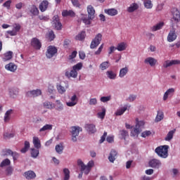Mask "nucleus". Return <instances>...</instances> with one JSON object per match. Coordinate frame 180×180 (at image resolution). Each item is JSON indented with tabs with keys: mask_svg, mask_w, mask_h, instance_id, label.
I'll list each match as a JSON object with an SVG mask.
<instances>
[{
	"mask_svg": "<svg viewBox=\"0 0 180 180\" xmlns=\"http://www.w3.org/2000/svg\"><path fill=\"white\" fill-rule=\"evenodd\" d=\"M77 165L78 167H80L81 172H84V174L88 175L89 172H91V169H92L94 165H95V162H94V160H90L88 162L87 165H85V164H84V162H82L81 159H78Z\"/></svg>",
	"mask_w": 180,
	"mask_h": 180,
	"instance_id": "nucleus-1",
	"label": "nucleus"
},
{
	"mask_svg": "<svg viewBox=\"0 0 180 180\" xmlns=\"http://www.w3.org/2000/svg\"><path fill=\"white\" fill-rule=\"evenodd\" d=\"M82 70V63H78L72 67L70 72H65V75L67 78H77L78 77V71Z\"/></svg>",
	"mask_w": 180,
	"mask_h": 180,
	"instance_id": "nucleus-2",
	"label": "nucleus"
},
{
	"mask_svg": "<svg viewBox=\"0 0 180 180\" xmlns=\"http://www.w3.org/2000/svg\"><path fill=\"white\" fill-rule=\"evenodd\" d=\"M168 145L158 146L155 148V153L161 158H167L168 157Z\"/></svg>",
	"mask_w": 180,
	"mask_h": 180,
	"instance_id": "nucleus-3",
	"label": "nucleus"
},
{
	"mask_svg": "<svg viewBox=\"0 0 180 180\" xmlns=\"http://www.w3.org/2000/svg\"><path fill=\"white\" fill-rule=\"evenodd\" d=\"M102 41V34L98 33L96 35L94 39L91 41V43L90 44L91 49H96L99 44H101V42Z\"/></svg>",
	"mask_w": 180,
	"mask_h": 180,
	"instance_id": "nucleus-4",
	"label": "nucleus"
},
{
	"mask_svg": "<svg viewBox=\"0 0 180 180\" xmlns=\"http://www.w3.org/2000/svg\"><path fill=\"white\" fill-rule=\"evenodd\" d=\"M58 50L56 46H48L47 51L46 52V56L47 58H53L56 54H57Z\"/></svg>",
	"mask_w": 180,
	"mask_h": 180,
	"instance_id": "nucleus-5",
	"label": "nucleus"
},
{
	"mask_svg": "<svg viewBox=\"0 0 180 180\" xmlns=\"http://www.w3.org/2000/svg\"><path fill=\"white\" fill-rule=\"evenodd\" d=\"M79 131H82V128L79 127H71V134H72V141H77V136L79 134Z\"/></svg>",
	"mask_w": 180,
	"mask_h": 180,
	"instance_id": "nucleus-6",
	"label": "nucleus"
},
{
	"mask_svg": "<svg viewBox=\"0 0 180 180\" xmlns=\"http://www.w3.org/2000/svg\"><path fill=\"white\" fill-rule=\"evenodd\" d=\"M148 164H149V167H150V168H155L156 169H158V168H160V167H161L162 163L160 160L152 159L149 161Z\"/></svg>",
	"mask_w": 180,
	"mask_h": 180,
	"instance_id": "nucleus-7",
	"label": "nucleus"
},
{
	"mask_svg": "<svg viewBox=\"0 0 180 180\" xmlns=\"http://www.w3.org/2000/svg\"><path fill=\"white\" fill-rule=\"evenodd\" d=\"M31 46L35 49V50H40L41 49V42L37 38H32L31 40Z\"/></svg>",
	"mask_w": 180,
	"mask_h": 180,
	"instance_id": "nucleus-8",
	"label": "nucleus"
},
{
	"mask_svg": "<svg viewBox=\"0 0 180 180\" xmlns=\"http://www.w3.org/2000/svg\"><path fill=\"white\" fill-rule=\"evenodd\" d=\"M172 13L173 15L172 19L175 23L180 22V13L178 11V8H174L172 9Z\"/></svg>",
	"mask_w": 180,
	"mask_h": 180,
	"instance_id": "nucleus-9",
	"label": "nucleus"
},
{
	"mask_svg": "<svg viewBox=\"0 0 180 180\" xmlns=\"http://www.w3.org/2000/svg\"><path fill=\"white\" fill-rule=\"evenodd\" d=\"M178 64H180L179 60H166L163 63V68H168V67H172V65H177Z\"/></svg>",
	"mask_w": 180,
	"mask_h": 180,
	"instance_id": "nucleus-10",
	"label": "nucleus"
},
{
	"mask_svg": "<svg viewBox=\"0 0 180 180\" xmlns=\"http://www.w3.org/2000/svg\"><path fill=\"white\" fill-rule=\"evenodd\" d=\"M176 37H178V36H176V33L175 32V30L173 29L170 30L167 36V41H169V43H172V41H175V40H176Z\"/></svg>",
	"mask_w": 180,
	"mask_h": 180,
	"instance_id": "nucleus-11",
	"label": "nucleus"
},
{
	"mask_svg": "<svg viewBox=\"0 0 180 180\" xmlns=\"http://www.w3.org/2000/svg\"><path fill=\"white\" fill-rule=\"evenodd\" d=\"M39 95H41V90L40 89L32 90L27 92V96L29 98H36V96H39Z\"/></svg>",
	"mask_w": 180,
	"mask_h": 180,
	"instance_id": "nucleus-12",
	"label": "nucleus"
},
{
	"mask_svg": "<svg viewBox=\"0 0 180 180\" xmlns=\"http://www.w3.org/2000/svg\"><path fill=\"white\" fill-rule=\"evenodd\" d=\"M39 11L41 12H46L47 11V8H49V1L47 0L42 1L39 4Z\"/></svg>",
	"mask_w": 180,
	"mask_h": 180,
	"instance_id": "nucleus-13",
	"label": "nucleus"
},
{
	"mask_svg": "<svg viewBox=\"0 0 180 180\" xmlns=\"http://www.w3.org/2000/svg\"><path fill=\"white\" fill-rule=\"evenodd\" d=\"M53 108L57 110L58 112H61L64 110V105H63V103L60 100L56 101V104L53 105Z\"/></svg>",
	"mask_w": 180,
	"mask_h": 180,
	"instance_id": "nucleus-14",
	"label": "nucleus"
},
{
	"mask_svg": "<svg viewBox=\"0 0 180 180\" xmlns=\"http://www.w3.org/2000/svg\"><path fill=\"white\" fill-rule=\"evenodd\" d=\"M62 16H63V18H67V16H70V18H75V13L72 10H63L62 11Z\"/></svg>",
	"mask_w": 180,
	"mask_h": 180,
	"instance_id": "nucleus-15",
	"label": "nucleus"
},
{
	"mask_svg": "<svg viewBox=\"0 0 180 180\" xmlns=\"http://www.w3.org/2000/svg\"><path fill=\"white\" fill-rule=\"evenodd\" d=\"M24 176L26 178V179H34L36 177V173L32 170H29L24 173Z\"/></svg>",
	"mask_w": 180,
	"mask_h": 180,
	"instance_id": "nucleus-16",
	"label": "nucleus"
},
{
	"mask_svg": "<svg viewBox=\"0 0 180 180\" xmlns=\"http://www.w3.org/2000/svg\"><path fill=\"white\" fill-rule=\"evenodd\" d=\"M85 127L86 130H87V131L91 134L96 133V127L94 124H86Z\"/></svg>",
	"mask_w": 180,
	"mask_h": 180,
	"instance_id": "nucleus-17",
	"label": "nucleus"
},
{
	"mask_svg": "<svg viewBox=\"0 0 180 180\" xmlns=\"http://www.w3.org/2000/svg\"><path fill=\"white\" fill-rule=\"evenodd\" d=\"M6 70H8V71H11V72H15L16 70L18 69V66L15 65L13 63H10L5 66Z\"/></svg>",
	"mask_w": 180,
	"mask_h": 180,
	"instance_id": "nucleus-18",
	"label": "nucleus"
},
{
	"mask_svg": "<svg viewBox=\"0 0 180 180\" xmlns=\"http://www.w3.org/2000/svg\"><path fill=\"white\" fill-rule=\"evenodd\" d=\"M29 11L33 16H37L39 13V8L35 5L30 6Z\"/></svg>",
	"mask_w": 180,
	"mask_h": 180,
	"instance_id": "nucleus-19",
	"label": "nucleus"
},
{
	"mask_svg": "<svg viewBox=\"0 0 180 180\" xmlns=\"http://www.w3.org/2000/svg\"><path fill=\"white\" fill-rule=\"evenodd\" d=\"M117 155V152L113 149L111 150L110 155L108 156V160L110 162H115Z\"/></svg>",
	"mask_w": 180,
	"mask_h": 180,
	"instance_id": "nucleus-20",
	"label": "nucleus"
},
{
	"mask_svg": "<svg viewBox=\"0 0 180 180\" xmlns=\"http://www.w3.org/2000/svg\"><path fill=\"white\" fill-rule=\"evenodd\" d=\"M104 12L109 16H116V15H117L118 13L117 10H116L115 8L105 9Z\"/></svg>",
	"mask_w": 180,
	"mask_h": 180,
	"instance_id": "nucleus-21",
	"label": "nucleus"
},
{
	"mask_svg": "<svg viewBox=\"0 0 180 180\" xmlns=\"http://www.w3.org/2000/svg\"><path fill=\"white\" fill-rule=\"evenodd\" d=\"M145 63L146 64H149L150 67H154L155 64H157V60L154 58L149 57L145 59Z\"/></svg>",
	"mask_w": 180,
	"mask_h": 180,
	"instance_id": "nucleus-22",
	"label": "nucleus"
},
{
	"mask_svg": "<svg viewBox=\"0 0 180 180\" xmlns=\"http://www.w3.org/2000/svg\"><path fill=\"white\" fill-rule=\"evenodd\" d=\"M71 101L67 102L66 105L67 106L69 107H72V106H75V105H77V95H73L71 98H70Z\"/></svg>",
	"mask_w": 180,
	"mask_h": 180,
	"instance_id": "nucleus-23",
	"label": "nucleus"
},
{
	"mask_svg": "<svg viewBox=\"0 0 180 180\" xmlns=\"http://www.w3.org/2000/svg\"><path fill=\"white\" fill-rule=\"evenodd\" d=\"M87 12L89 15V18L92 19L94 15H95V8L91 5L87 6Z\"/></svg>",
	"mask_w": 180,
	"mask_h": 180,
	"instance_id": "nucleus-24",
	"label": "nucleus"
},
{
	"mask_svg": "<svg viewBox=\"0 0 180 180\" xmlns=\"http://www.w3.org/2000/svg\"><path fill=\"white\" fill-rule=\"evenodd\" d=\"M175 131H176V129L169 131L165 139V141H170V140H172V139H174V134H175Z\"/></svg>",
	"mask_w": 180,
	"mask_h": 180,
	"instance_id": "nucleus-25",
	"label": "nucleus"
},
{
	"mask_svg": "<svg viewBox=\"0 0 180 180\" xmlns=\"http://www.w3.org/2000/svg\"><path fill=\"white\" fill-rule=\"evenodd\" d=\"M127 49V44L125 42L119 43L116 47L118 51H124Z\"/></svg>",
	"mask_w": 180,
	"mask_h": 180,
	"instance_id": "nucleus-26",
	"label": "nucleus"
},
{
	"mask_svg": "<svg viewBox=\"0 0 180 180\" xmlns=\"http://www.w3.org/2000/svg\"><path fill=\"white\" fill-rule=\"evenodd\" d=\"M33 144H34V147H35V148L37 149H39L41 147V143H40V139H39V137L37 136L33 137Z\"/></svg>",
	"mask_w": 180,
	"mask_h": 180,
	"instance_id": "nucleus-27",
	"label": "nucleus"
},
{
	"mask_svg": "<svg viewBox=\"0 0 180 180\" xmlns=\"http://www.w3.org/2000/svg\"><path fill=\"white\" fill-rule=\"evenodd\" d=\"M137 9H139V4L134 3L131 4L130 6L127 8V12L131 13L134 12V11H137Z\"/></svg>",
	"mask_w": 180,
	"mask_h": 180,
	"instance_id": "nucleus-28",
	"label": "nucleus"
},
{
	"mask_svg": "<svg viewBox=\"0 0 180 180\" xmlns=\"http://www.w3.org/2000/svg\"><path fill=\"white\" fill-rule=\"evenodd\" d=\"M164 27V22H159L157 25L153 26L151 27V30L152 32H157V30H161V29H162V27Z\"/></svg>",
	"mask_w": 180,
	"mask_h": 180,
	"instance_id": "nucleus-29",
	"label": "nucleus"
},
{
	"mask_svg": "<svg viewBox=\"0 0 180 180\" xmlns=\"http://www.w3.org/2000/svg\"><path fill=\"white\" fill-rule=\"evenodd\" d=\"M163 119H164V112L161 110H158L157 116L155 119V122H161V120H162Z\"/></svg>",
	"mask_w": 180,
	"mask_h": 180,
	"instance_id": "nucleus-30",
	"label": "nucleus"
},
{
	"mask_svg": "<svg viewBox=\"0 0 180 180\" xmlns=\"http://www.w3.org/2000/svg\"><path fill=\"white\" fill-rule=\"evenodd\" d=\"M174 92H175L174 89L172 88V89H167L163 96V101H167V99H168V96H169L171 94H174Z\"/></svg>",
	"mask_w": 180,
	"mask_h": 180,
	"instance_id": "nucleus-31",
	"label": "nucleus"
},
{
	"mask_svg": "<svg viewBox=\"0 0 180 180\" xmlns=\"http://www.w3.org/2000/svg\"><path fill=\"white\" fill-rule=\"evenodd\" d=\"M29 148H30V143L27 141H25L24 143V148H22L20 150V153H22L23 154H25V153L29 150Z\"/></svg>",
	"mask_w": 180,
	"mask_h": 180,
	"instance_id": "nucleus-32",
	"label": "nucleus"
},
{
	"mask_svg": "<svg viewBox=\"0 0 180 180\" xmlns=\"http://www.w3.org/2000/svg\"><path fill=\"white\" fill-rule=\"evenodd\" d=\"M86 36V34L85 33V31H82L80 33H79L75 37V39L79 40V41H82L85 39Z\"/></svg>",
	"mask_w": 180,
	"mask_h": 180,
	"instance_id": "nucleus-33",
	"label": "nucleus"
},
{
	"mask_svg": "<svg viewBox=\"0 0 180 180\" xmlns=\"http://www.w3.org/2000/svg\"><path fill=\"white\" fill-rule=\"evenodd\" d=\"M106 75L109 79H116L117 75L112 70L107 71Z\"/></svg>",
	"mask_w": 180,
	"mask_h": 180,
	"instance_id": "nucleus-34",
	"label": "nucleus"
},
{
	"mask_svg": "<svg viewBox=\"0 0 180 180\" xmlns=\"http://www.w3.org/2000/svg\"><path fill=\"white\" fill-rule=\"evenodd\" d=\"M46 39L49 40V41H53L54 39H56V34H54V32L53 30L49 31L48 34L46 35Z\"/></svg>",
	"mask_w": 180,
	"mask_h": 180,
	"instance_id": "nucleus-35",
	"label": "nucleus"
},
{
	"mask_svg": "<svg viewBox=\"0 0 180 180\" xmlns=\"http://www.w3.org/2000/svg\"><path fill=\"white\" fill-rule=\"evenodd\" d=\"M143 5L145 8H146V9H152L153 6V2L151 1V0H145L143 1Z\"/></svg>",
	"mask_w": 180,
	"mask_h": 180,
	"instance_id": "nucleus-36",
	"label": "nucleus"
},
{
	"mask_svg": "<svg viewBox=\"0 0 180 180\" xmlns=\"http://www.w3.org/2000/svg\"><path fill=\"white\" fill-rule=\"evenodd\" d=\"M13 54V52L11 51L4 53V61H8L9 60H11Z\"/></svg>",
	"mask_w": 180,
	"mask_h": 180,
	"instance_id": "nucleus-37",
	"label": "nucleus"
},
{
	"mask_svg": "<svg viewBox=\"0 0 180 180\" xmlns=\"http://www.w3.org/2000/svg\"><path fill=\"white\" fill-rule=\"evenodd\" d=\"M8 165H11V160L6 158L1 162L0 167L4 168V167H8Z\"/></svg>",
	"mask_w": 180,
	"mask_h": 180,
	"instance_id": "nucleus-38",
	"label": "nucleus"
},
{
	"mask_svg": "<svg viewBox=\"0 0 180 180\" xmlns=\"http://www.w3.org/2000/svg\"><path fill=\"white\" fill-rule=\"evenodd\" d=\"M129 72V68H123L120 70V77L123 78Z\"/></svg>",
	"mask_w": 180,
	"mask_h": 180,
	"instance_id": "nucleus-39",
	"label": "nucleus"
},
{
	"mask_svg": "<svg viewBox=\"0 0 180 180\" xmlns=\"http://www.w3.org/2000/svg\"><path fill=\"white\" fill-rule=\"evenodd\" d=\"M39 149L32 148L31 149V155L32 158H37L39 157Z\"/></svg>",
	"mask_w": 180,
	"mask_h": 180,
	"instance_id": "nucleus-40",
	"label": "nucleus"
},
{
	"mask_svg": "<svg viewBox=\"0 0 180 180\" xmlns=\"http://www.w3.org/2000/svg\"><path fill=\"white\" fill-rule=\"evenodd\" d=\"M64 150V146L60 143L56 146V151L58 154H63V150Z\"/></svg>",
	"mask_w": 180,
	"mask_h": 180,
	"instance_id": "nucleus-41",
	"label": "nucleus"
},
{
	"mask_svg": "<svg viewBox=\"0 0 180 180\" xmlns=\"http://www.w3.org/2000/svg\"><path fill=\"white\" fill-rule=\"evenodd\" d=\"M64 180H70V169L68 168L63 169Z\"/></svg>",
	"mask_w": 180,
	"mask_h": 180,
	"instance_id": "nucleus-42",
	"label": "nucleus"
},
{
	"mask_svg": "<svg viewBox=\"0 0 180 180\" xmlns=\"http://www.w3.org/2000/svg\"><path fill=\"white\" fill-rule=\"evenodd\" d=\"M46 130H53L52 124H46L42 128L39 129V131H46Z\"/></svg>",
	"mask_w": 180,
	"mask_h": 180,
	"instance_id": "nucleus-43",
	"label": "nucleus"
},
{
	"mask_svg": "<svg viewBox=\"0 0 180 180\" xmlns=\"http://www.w3.org/2000/svg\"><path fill=\"white\" fill-rule=\"evenodd\" d=\"M109 61H105V62H103L101 65H100V68L104 71V70H107V68H109Z\"/></svg>",
	"mask_w": 180,
	"mask_h": 180,
	"instance_id": "nucleus-44",
	"label": "nucleus"
},
{
	"mask_svg": "<svg viewBox=\"0 0 180 180\" xmlns=\"http://www.w3.org/2000/svg\"><path fill=\"white\" fill-rule=\"evenodd\" d=\"M44 106L46 109H54V105H53V103L50 101H46L44 103Z\"/></svg>",
	"mask_w": 180,
	"mask_h": 180,
	"instance_id": "nucleus-45",
	"label": "nucleus"
},
{
	"mask_svg": "<svg viewBox=\"0 0 180 180\" xmlns=\"http://www.w3.org/2000/svg\"><path fill=\"white\" fill-rule=\"evenodd\" d=\"M127 107H123L120 110H118L115 112V115H116V116H122V115H123V113H124V112L127 111Z\"/></svg>",
	"mask_w": 180,
	"mask_h": 180,
	"instance_id": "nucleus-46",
	"label": "nucleus"
},
{
	"mask_svg": "<svg viewBox=\"0 0 180 180\" xmlns=\"http://www.w3.org/2000/svg\"><path fill=\"white\" fill-rule=\"evenodd\" d=\"M106 115V110L105 108H102L101 112H98L97 115L99 119H105V115Z\"/></svg>",
	"mask_w": 180,
	"mask_h": 180,
	"instance_id": "nucleus-47",
	"label": "nucleus"
},
{
	"mask_svg": "<svg viewBox=\"0 0 180 180\" xmlns=\"http://www.w3.org/2000/svg\"><path fill=\"white\" fill-rule=\"evenodd\" d=\"M53 25L56 30H61V29L63 27V25L61 24V22H60V21L58 22H53Z\"/></svg>",
	"mask_w": 180,
	"mask_h": 180,
	"instance_id": "nucleus-48",
	"label": "nucleus"
},
{
	"mask_svg": "<svg viewBox=\"0 0 180 180\" xmlns=\"http://www.w3.org/2000/svg\"><path fill=\"white\" fill-rule=\"evenodd\" d=\"M57 90L58 92H59V94H64V92H65V87L61 86V84L57 85Z\"/></svg>",
	"mask_w": 180,
	"mask_h": 180,
	"instance_id": "nucleus-49",
	"label": "nucleus"
},
{
	"mask_svg": "<svg viewBox=\"0 0 180 180\" xmlns=\"http://www.w3.org/2000/svg\"><path fill=\"white\" fill-rule=\"evenodd\" d=\"M120 135L122 136V138L124 139V140H126V137L129 136V132L124 129H122L120 131Z\"/></svg>",
	"mask_w": 180,
	"mask_h": 180,
	"instance_id": "nucleus-50",
	"label": "nucleus"
},
{
	"mask_svg": "<svg viewBox=\"0 0 180 180\" xmlns=\"http://www.w3.org/2000/svg\"><path fill=\"white\" fill-rule=\"evenodd\" d=\"M6 175L10 176L12 174H13V167H12L11 166H8L6 169Z\"/></svg>",
	"mask_w": 180,
	"mask_h": 180,
	"instance_id": "nucleus-51",
	"label": "nucleus"
},
{
	"mask_svg": "<svg viewBox=\"0 0 180 180\" xmlns=\"http://www.w3.org/2000/svg\"><path fill=\"white\" fill-rule=\"evenodd\" d=\"M136 127H141L142 126H144V122L143 121H139V118L136 119Z\"/></svg>",
	"mask_w": 180,
	"mask_h": 180,
	"instance_id": "nucleus-52",
	"label": "nucleus"
},
{
	"mask_svg": "<svg viewBox=\"0 0 180 180\" xmlns=\"http://www.w3.org/2000/svg\"><path fill=\"white\" fill-rule=\"evenodd\" d=\"M13 27H14V31H15L17 33L20 31V28H21L20 24L15 23L13 25Z\"/></svg>",
	"mask_w": 180,
	"mask_h": 180,
	"instance_id": "nucleus-53",
	"label": "nucleus"
},
{
	"mask_svg": "<svg viewBox=\"0 0 180 180\" xmlns=\"http://www.w3.org/2000/svg\"><path fill=\"white\" fill-rule=\"evenodd\" d=\"M150 135H151V131H145L142 132L141 137H143L144 139H146V137H148V136H150Z\"/></svg>",
	"mask_w": 180,
	"mask_h": 180,
	"instance_id": "nucleus-54",
	"label": "nucleus"
},
{
	"mask_svg": "<svg viewBox=\"0 0 180 180\" xmlns=\"http://www.w3.org/2000/svg\"><path fill=\"white\" fill-rule=\"evenodd\" d=\"M39 20H44V22H48V20H50L49 16H46V15H39Z\"/></svg>",
	"mask_w": 180,
	"mask_h": 180,
	"instance_id": "nucleus-55",
	"label": "nucleus"
},
{
	"mask_svg": "<svg viewBox=\"0 0 180 180\" xmlns=\"http://www.w3.org/2000/svg\"><path fill=\"white\" fill-rule=\"evenodd\" d=\"M71 2L76 8H79V6H81V4H79V1L78 0H71Z\"/></svg>",
	"mask_w": 180,
	"mask_h": 180,
	"instance_id": "nucleus-56",
	"label": "nucleus"
},
{
	"mask_svg": "<svg viewBox=\"0 0 180 180\" xmlns=\"http://www.w3.org/2000/svg\"><path fill=\"white\" fill-rule=\"evenodd\" d=\"M102 50H103V44H102L98 50L95 52L96 56H99V54L102 53Z\"/></svg>",
	"mask_w": 180,
	"mask_h": 180,
	"instance_id": "nucleus-57",
	"label": "nucleus"
},
{
	"mask_svg": "<svg viewBox=\"0 0 180 180\" xmlns=\"http://www.w3.org/2000/svg\"><path fill=\"white\" fill-rule=\"evenodd\" d=\"M11 4H12V1L8 0L3 4V6L7 8V9H9V8H11Z\"/></svg>",
	"mask_w": 180,
	"mask_h": 180,
	"instance_id": "nucleus-58",
	"label": "nucleus"
},
{
	"mask_svg": "<svg viewBox=\"0 0 180 180\" xmlns=\"http://www.w3.org/2000/svg\"><path fill=\"white\" fill-rule=\"evenodd\" d=\"M70 43L71 41L70 39H65L63 43L65 49H68V46H70Z\"/></svg>",
	"mask_w": 180,
	"mask_h": 180,
	"instance_id": "nucleus-59",
	"label": "nucleus"
},
{
	"mask_svg": "<svg viewBox=\"0 0 180 180\" xmlns=\"http://www.w3.org/2000/svg\"><path fill=\"white\" fill-rule=\"evenodd\" d=\"M109 101H110V96H103L101 98V102H109Z\"/></svg>",
	"mask_w": 180,
	"mask_h": 180,
	"instance_id": "nucleus-60",
	"label": "nucleus"
},
{
	"mask_svg": "<svg viewBox=\"0 0 180 180\" xmlns=\"http://www.w3.org/2000/svg\"><path fill=\"white\" fill-rule=\"evenodd\" d=\"M77 51H74L71 55L69 56V60H73V58H75L77 57Z\"/></svg>",
	"mask_w": 180,
	"mask_h": 180,
	"instance_id": "nucleus-61",
	"label": "nucleus"
},
{
	"mask_svg": "<svg viewBox=\"0 0 180 180\" xmlns=\"http://www.w3.org/2000/svg\"><path fill=\"white\" fill-rule=\"evenodd\" d=\"M98 103V101L96 98H91L89 101V105H95Z\"/></svg>",
	"mask_w": 180,
	"mask_h": 180,
	"instance_id": "nucleus-62",
	"label": "nucleus"
},
{
	"mask_svg": "<svg viewBox=\"0 0 180 180\" xmlns=\"http://www.w3.org/2000/svg\"><path fill=\"white\" fill-rule=\"evenodd\" d=\"M14 136L13 134L4 133V139H12Z\"/></svg>",
	"mask_w": 180,
	"mask_h": 180,
	"instance_id": "nucleus-63",
	"label": "nucleus"
},
{
	"mask_svg": "<svg viewBox=\"0 0 180 180\" xmlns=\"http://www.w3.org/2000/svg\"><path fill=\"white\" fill-rule=\"evenodd\" d=\"M7 33L10 36H16V34H18V32L16 31H14V30H8V31H7Z\"/></svg>",
	"mask_w": 180,
	"mask_h": 180,
	"instance_id": "nucleus-64",
	"label": "nucleus"
}]
</instances>
